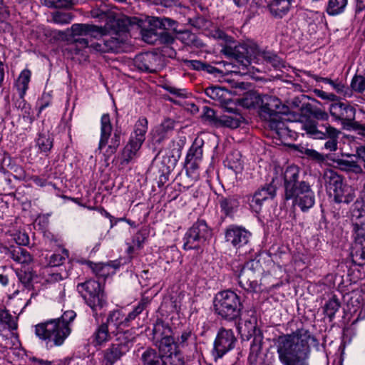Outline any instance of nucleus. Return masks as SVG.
<instances>
[{
  "label": "nucleus",
  "instance_id": "nucleus-27",
  "mask_svg": "<svg viewBox=\"0 0 365 365\" xmlns=\"http://www.w3.org/2000/svg\"><path fill=\"white\" fill-rule=\"evenodd\" d=\"M312 78L317 82H323L330 85L332 89L335 91L337 94L343 96L344 98H351L352 96V91L350 88L339 78L332 80L329 78H323L317 75H313Z\"/></svg>",
  "mask_w": 365,
  "mask_h": 365
},
{
  "label": "nucleus",
  "instance_id": "nucleus-64",
  "mask_svg": "<svg viewBox=\"0 0 365 365\" xmlns=\"http://www.w3.org/2000/svg\"><path fill=\"white\" fill-rule=\"evenodd\" d=\"M7 267L6 266H0V284L2 286H6L9 284V277L6 273Z\"/></svg>",
  "mask_w": 365,
  "mask_h": 365
},
{
  "label": "nucleus",
  "instance_id": "nucleus-56",
  "mask_svg": "<svg viewBox=\"0 0 365 365\" xmlns=\"http://www.w3.org/2000/svg\"><path fill=\"white\" fill-rule=\"evenodd\" d=\"M302 153L305 154L308 158L316 160L318 163L324 162L326 160V158L324 155L319 153L314 149L305 148Z\"/></svg>",
  "mask_w": 365,
  "mask_h": 365
},
{
  "label": "nucleus",
  "instance_id": "nucleus-62",
  "mask_svg": "<svg viewBox=\"0 0 365 365\" xmlns=\"http://www.w3.org/2000/svg\"><path fill=\"white\" fill-rule=\"evenodd\" d=\"M317 93V96L323 100H328L330 101H336L338 99V97L336 95L332 93H327L325 91H323L322 90H317L315 91Z\"/></svg>",
  "mask_w": 365,
  "mask_h": 365
},
{
  "label": "nucleus",
  "instance_id": "nucleus-20",
  "mask_svg": "<svg viewBox=\"0 0 365 365\" xmlns=\"http://www.w3.org/2000/svg\"><path fill=\"white\" fill-rule=\"evenodd\" d=\"M251 233L245 227L237 225H230L225 232L226 241L236 249H240L250 242Z\"/></svg>",
  "mask_w": 365,
  "mask_h": 365
},
{
  "label": "nucleus",
  "instance_id": "nucleus-33",
  "mask_svg": "<svg viewBox=\"0 0 365 365\" xmlns=\"http://www.w3.org/2000/svg\"><path fill=\"white\" fill-rule=\"evenodd\" d=\"M141 146V145L135 143L133 140H129L121 153V164H129L136 157L138 151Z\"/></svg>",
  "mask_w": 365,
  "mask_h": 365
},
{
  "label": "nucleus",
  "instance_id": "nucleus-57",
  "mask_svg": "<svg viewBox=\"0 0 365 365\" xmlns=\"http://www.w3.org/2000/svg\"><path fill=\"white\" fill-rule=\"evenodd\" d=\"M76 316V312L74 311H73V310H68V311H66L62 314V316L60 318H58L57 319L61 323H63L68 327H70V324L75 319Z\"/></svg>",
  "mask_w": 365,
  "mask_h": 365
},
{
  "label": "nucleus",
  "instance_id": "nucleus-2",
  "mask_svg": "<svg viewBox=\"0 0 365 365\" xmlns=\"http://www.w3.org/2000/svg\"><path fill=\"white\" fill-rule=\"evenodd\" d=\"M312 343H317L316 338L303 327L279 336L274 342L279 361L283 365H309Z\"/></svg>",
  "mask_w": 365,
  "mask_h": 365
},
{
  "label": "nucleus",
  "instance_id": "nucleus-6",
  "mask_svg": "<svg viewBox=\"0 0 365 365\" xmlns=\"http://www.w3.org/2000/svg\"><path fill=\"white\" fill-rule=\"evenodd\" d=\"M242 307L240 297L231 290L220 292L215 297V313L227 321H234L240 317Z\"/></svg>",
  "mask_w": 365,
  "mask_h": 365
},
{
  "label": "nucleus",
  "instance_id": "nucleus-43",
  "mask_svg": "<svg viewBox=\"0 0 365 365\" xmlns=\"http://www.w3.org/2000/svg\"><path fill=\"white\" fill-rule=\"evenodd\" d=\"M73 19V15L69 12L56 11L51 14V21L60 25L69 24Z\"/></svg>",
  "mask_w": 365,
  "mask_h": 365
},
{
  "label": "nucleus",
  "instance_id": "nucleus-29",
  "mask_svg": "<svg viewBox=\"0 0 365 365\" xmlns=\"http://www.w3.org/2000/svg\"><path fill=\"white\" fill-rule=\"evenodd\" d=\"M272 16L282 18L289 11L294 0H264Z\"/></svg>",
  "mask_w": 365,
  "mask_h": 365
},
{
  "label": "nucleus",
  "instance_id": "nucleus-48",
  "mask_svg": "<svg viewBox=\"0 0 365 365\" xmlns=\"http://www.w3.org/2000/svg\"><path fill=\"white\" fill-rule=\"evenodd\" d=\"M162 88L176 98H185L188 96L185 89L176 88L168 83L163 84Z\"/></svg>",
  "mask_w": 365,
  "mask_h": 365
},
{
  "label": "nucleus",
  "instance_id": "nucleus-5",
  "mask_svg": "<svg viewBox=\"0 0 365 365\" xmlns=\"http://www.w3.org/2000/svg\"><path fill=\"white\" fill-rule=\"evenodd\" d=\"M217 37L225 43L222 48V52L225 55L236 59L245 66H247L253 62V56L256 49L255 43H236L232 37L222 31L217 32Z\"/></svg>",
  "mask_w": 365,
  "mask_h": 365
},
{
  "label": "nucleus",
  "instance_id": "nucleus-49",
  "mask_svg": "<svg viewBox=\"0 0 365 365\" xmlns=\"http://www.w3.org/2000/svg\"><path fill=\"white\" fill-rule=\"evenodd\" d=\"M149 301L148 299L143 298L142 299L138 305L135 307V309L130 312L128 315H126L128 323L130 321L135 319L138 315H139L146 307Z\"/></svg>",
  "mask_w": 365,
  "mask_h": 365
},
{
  "label": "nucleus",
  "instance_id": "nucleus-24",
  "mask_svg": "<svg viewBox=\"0 0 365 365\" xmlns=\"http://www.w3.org/2000/svg\"><path fill=\"white\" fill-rule=\"evenodd\" d=\"M257 276L248 271L247 269H241L238 274L240 286L247 292H258L261 291L260 284L257 282Z\"/></svg>",
  "mask_w": 365,
  "mask_h": 365
},
{
  "label": "nucleus",
  "instance_id": "nucleus-60",
  "mask_svg": "<svg viewBox=\"0 0 365 365\" xmlns=\"http://www.w3.org/2000/svg\"><path fill=\"white\" fill-rule=\"evenodd\" d=\"M66 277V274L65 276H63L60 272L55 271V270H51L50 272L48 273V276L46 278V281L48 282H59L64 278Z\"/></svg>",
  "mask_w": 365,
  "mask_h": 365
},
{
  "label": "nucleus",
  "instance_id": "nucleus-52",
  "mask_svg": "<svg viewBox=\"0 0 365 365\" xmlns=\"http://www.w3.org/2000/svg\"><path fill=\"white\" fill-rule=\"evenodd\" d=\"M174 128V121L170 119H166L165 120L160 126L157 128L156 132L158 133L159 135H160V138L159 139L161 140L164 138L165 134L173 130Z\"/></svg>",
  "mask_w": 365,
  "mask_h": 365
},
{
  "label": "nucleus",
  "instance_id": "nucleus-4",
  "mask_svg": "<svg viewBox=\"0 0 365 365\" xmlns=\"http://www.w3.org/2000/svg\"><path fill=\"white\" fill-rule=\"evenodd\" d=\"M287 107L275 96H264L262 98L259 115L268 122L269 127L275 130L279 135H282L285 130L284 115L287 114Z\"/></svg>",
  "mask_w": 365,
  "mask_h": 365
},
{
  "label": "nucleus",
  "instance_id": "nucleus-40",
  "mask_svg": "<svg viewBox=\"0 0 365 365\" xmlns=\"http://www.w3.org/2000/svg\"><path fill=\"white\" fill-rule=\"evenodd\" d=\"M163 365H186L184 355L180 350L163 355Z\"/></svg>",
  "mask_w": 365,
  "mask_h": 365
},
{
  "label": "nucleus",
  "instance_id": "nucleus-8",
  "mask_svg": "<svg viewBox=\"0 0 365 365\" xmlns=\"http://www.w3.org/2000/svg\"><path fill=\"white\" fill-rule=\"evenodd\" d=\"M327 189L333 192L334 199L336 203L351 202L356 195L354 190L344 183L342 177L331 169L324 171L323 175Z\"/></svg>",
  "mask_w": 365,
  "mask_h": 365
},
{
  "label": "nucleus",
  "instance_id": "nucleus-35",
  "mask_svg": "<svg viewBox=\"0 0 365 365\" xmlns=\"http://www.w3.org/2000/svg\"><path fill=\"white\" fill-rule=\"evenodd\" d=\"M8 257L20 264H29L33 260L31 254L26 249L19 246L12 249L9 248Z\"/></svg>",
  "mask_w": 365,
  "mask_h": 365
},
{
  "label": "nucleus",
  "instance_id": "nucleus-42",
  "mask_svg": "<svg viewBox=\"0 0 365 365\" xmlns=\"http://www.w3.org/2000/svg\"><path fill=\"white\" fill-rule=\"evenodd\" d=\"M178 350L190 344L194 339L193 335L190 330H184L180 334L173 336Z\"/></svg>",
  "mask_w": 365,
  "mask_h": 365
},
{
  "label": "nucleus",
  "instance_id": "nucleus-14",
  "mask_svg": "<svg viewBox=\"0 0 365 365\" xmlns=\"http://www.w3.org/2000/svg\"><path fill=\"white\" fill-rule=\"evenodd\" d=\"M212 237V231L204 220H198L186 232L183 240L185 250L198 249Z\"/></svg>",
  "mask_w": 365,
  "mask_h": 365
},
{
  "label": "nucleus",
  "instance_id": "nucleus-37",
  "mask_svg": "<svg viewBox=\"0 0 365 365\" xmlns=\"http://www.w3.org/2000/svg\"><path fill=\"white\" fill-rule=\"evenodd\" d=\"M262 339L260 336H255L250 344L248 361L251 365H256L262 356Z\"/></svg>",
  "mask_w": 365,
  "mask_h": 365
},
{
  "label": "nucleus",
  "instance_id": "nucleus-25",
  "mask_svg": "<svg viewBox=\"0 0 365 365\" xmlns=\"http://www.w3.org/2000/svg\"><path fill=\"white\" fill-rule=\"evenodd\" d=\"M108 327H113L115 330L112 333L116 336L120 332H125L124 328L129 326L126 315L120 310H113L109 312L106 322Z\"/></svg>",
  "mask_w": 365,
  "mask_h": 365
},
{
  "label": "nucleus",
  "instance_id": "nucleus-22",
  "mask_svg": "<svg viewBox=\"0 0 365 365\" xmlns=\"http://www.w3.org/2000/svg\"><path fill=\"white\" fill-rule=\"evenodd\" d=\"M253 62L256 63H266L275 68H279L283 65L282 58L276 53L270 50L262 49L257 44Z\"/></svg>",
  "mask_w": 365,
  "mask_h": 365
},
{
  "label": "nucleus",
  "instance_id": "nucleus-59",
  "mask_svg": "<svg viewBox=\"0 0 365 365\" xmlns=\"http://www.w3.org/2000/svg\"><path fill=\"white\" fill-rule=\"evenodd\" d=\"M202 118L205 120L215 123V125L217 119H218V118L215 117V113L214 110L206 106L203 107Z\"/></svg>",
  "mask_w": 365,
  "mask_h": 365
},
{
  "label": "nucleus",
  "instance_id": "nucleus-15",
  "mask_svg": "<svg viewBox=\"0 0 365 365\" xmlns=\"http://www.w3.org/2000/svg\"><path fill=\"white\" fill-rule=\"evenodd\" d=\"M153 339L162 355L178 351L171 329L163 323H158L153 329Z\"/></svg>",
  "mask_w": 365,
  "mask_h": 365
},
{
  "label": "nucleus",
  "instance_id": "nucleus-46",
  "mask_svg": "<svg viewBox=\"0 0 365 365\" xmlns=\"http://www.w3.org/2000/svg\"><path fill=\"white\" fill-rule=\"evenodd\" d=\"M76 0H43V4L51 8H71Z\"/></svg>",
  "mask_w": 365,
  "mask_h": 365
},
{
  "label": "nucleus",
  "instance_id": "nucleus-44",
  "mask_svg": "<svg viewBox=\"0 0 365 365\" xmlns=\"http://www.w3.org/2000/svg\"><path fill=\"white\" fill-rule=\"evenodd\" d=\"M350 90L358 93H363L365 91V78L361 75H355L351 81Z\"/></svg>",
  "mask_w": 365,
  "mask_h": 365
},
{
  "label": "nucleus",
  "instance_id": "nucleus-19",
  "mask_svg": "<svg viewBox=\"0 0 365 365\" xmlns=\"http://www.w3.org/2000/svg\"><path fill=\"white\" fill-rule=\"evenodd\" d=\"M236 338L232 329L222 328L218 331L214 343V349L217 358H221L227 351L232 349Z\"/></svg>",
  "mask_w": 365,
  "mask_h": 365
},
{
  "label": "nucleus",
  "instance_id": "nucleus-11",
  "mask_svg": "<svg viewBox=\"0 0 365 365\" xmlns=\"http://www.w3.org/2000/svg\"><path fill=\"white\" fill-rule=\"evenodd\" d=\"M77 290L93 312L106 304L104 292L101 284L96 280L89 279L78 284Z\"/></svg>",
  "mask_w": 365,
  "mask_h": 365
},
{
  "label": "nucleus",
  "instance_id": "nucleus-3",
  "mask_svg": "<svg viewBox=\"0 0 365 365\" xmlns=\"http://www.w3.org/2000/svg\"><path fill=\"white\" fill-rule=\"evenodd\" d=\"M299 168L296 165L288 166L284 173V200H292L305 212L315 204V195L309 183L299 180Z\"/></svg>",
  "mask_w": 365,
  "mask_h": 365
},
{
  "label": "nucleus",
  "instance_id": "nucleus-12",
  "mask_svg": "<svg viewBox=\"0 0 365 365\" xmlns=\"http://www.w3.org/2000/svg\"><path fill=\"white\" fill-rule=\"evenodd\" d=\"M31 76V71L28 69L23 70L20 73L15 83L18 96L14 99V103L15 108L22 112L23 118L29 123H32L35 118L30 105L24 99V96L29 88Z\"/></svg>",
  "mask_w": 365,
  "mask_h": 365
},
{
  "label": "nucleus",
  "instance_id": "nucleus-31",
  "mask_svg": "<svg viewBox=\"0 0 365 365\" xmlns=\"http://www.w3.org/2000/svg\"><path fill=\"white\" fill-rule=\"evenodd\" d=\"M218 201L220 210L226 217H232L240 205L237 197L234 195L221 196Z\"/></svg>",
  "mask_w": 365,
  "mask_h": 365
},
{
  "label": "nucleus",
  "instance_id": "nucleus-23",
  "mask_svg": "<svg viewBox=\"0 0 365 365\" xmlns=\"http://www.w3.org/2000/svg\"><path fill=\"white\" fill-rule=\"evenodd\" d=\"M234 109H224L227 113L218 117L216 121L217 126L227 127L230 128H237L240 125L243 119L242 115L239 113L236 103L234 102Z\"/></svg>",
  "mask_w": 365,
  "mask_h": 365
},
{
  "label": "nucleus",
  "instance_id": "nucleus-21",
  "mask_svg": "<svg viewBox=\"0 0 365 365\" xmlns=\"http://www.w3.org/2000/svg\"><path fill=\"white\" fill-rule=\"evenodd\" d=\"M159 57L150 52L136 55L133 58V65L139 71L148 73H155L158 66Z\"/></svg>",
  "mask_w": 365,
  "mask_h": 365
},
{
  "label": "nucleus",
  "instance_id": "nucleus-9",
  "mask_svg": "<svg viewBox=\"0 0 365 365\" xmlns=\"http://www.w3.org/2000/svg\"><path fill=\"white\" fill-rule=\"evenodd\" d=\"M134 339V333L130 330L118 333L115 341L103 353L105 365H113L125 355L133 346Z\"/></svg>",
  "mask_w": 365,
  "mask_h": 365
},
{
  "label": "nucleus",
  "instance_id": "nucleus-7",
  "mask_svg": "<svg viewBox=\"0 0 365 365\" xmlns=\"http://www.w3.org/2000/svg\"><path fill=\"white\" fill-rule=\"evenodd\" d=\"M71 331V327L56 319L40 323L35 327L36 335L45 341L49 346L62 345Z\"/></svg>",
  "mask_w": 365,
  "mask_h": 365
},
{
  "label": "nucleus",
  "instance_id": "nucleus-38",
  "mask_svg": "<svg viewBox=\"0 0 365 365\" xmlns=\"http://www.w3.org/2000/svg\"><path fill=\"white\" fill-rule=\"evenodd\" d=\"M140 360L143 365H163V355L152 348L143 352Z\"/></svg>",
  "mask_w": 365,
  "mask_h": 365
},
{
  "label": "nucleus",
  "instance_id": "nucleus-51",
  "mask_svg": "<svg viewBox=\"0 0 365 365\" xmlns=\"http://www.w3.org/2000/svg\"><path fill=\"white\" fill-rule=\"evenodd\" d=\"M303 109L312 115H313L315 118L320 120H327L328 114L319 108H314L309 103L304 104L302 106Z\"/></svg>",
  "mask_w": 365,
  "mask_h": 365
},
{
  "label": "nucleus",
  "instance_id": "nucleus-17",
  "mask_svg": "<svg viewBox=\"0 0 365 365\" xmlns=\"http://www.w3.org/2000/svg\"><path fill=\"white\" fill-rule=\"evenodd\" d=\"M277 186L274 180L268 184L264 185L249 198L250 205L253 211L259 212L264 201L268 199H273L276 195Z\"/></svg>",
  "mask_w": 365,
  "mask_h": 365
},
{
  "label": "nucleus",
  "instance_id": "nucleus-55",
  "mask_svg": "<svg viewBox=\"0 0 365 365\" xmlns=\"http://www.w3.org/2000/svg\"><path fill=\"white\" fill-rule=\"evenodd\" d=\"M242 269H247L248 271L254 272L255 274L259 276L262 270V266L258 260L252 259L247 262L243 265Z\"/></svg>",
  "mask_w": 365,
  "mask_h": 365
},
{
  "label": "nucleus",
  "instance_id": "nucleus-30",
  "mask_svg": "<svg viewBox=\"0 0 365 365\" xmlns=\"http://www.w3.org/2000/svg\"><path fill=\"white\" fill-rule=\"evenodd\" d=\"M111 332L109 331L108 324L102 323L98 325L91 336V344L94 346H104L111 339Z\"/></svg>",
  "mask_w": 365,
  "mask_h": 365
},
{
  "label": "nucleus",
  "instance_id": "nucleus-26",
  "mask_svg": "<svg viewBox=\"0 0 365 365\" xmlns=\"http://www.w3.org/2000/svg\"><path fill=\"white\" fill-rule=\"evenodd\" d=\"M355 242L362 245L365 241V213L354 211L351 217Z\"/></svg>",
  "mask_w": 365,
  "mask_h": 365
},
{
  "label": "nucleus",
  "instance_id": "nucleus-53",
  "mask_svg": "<svg viewBox=\"0 0 365 365\" xmlns=\"http://www.w3.org/2000/svg\"><path fill=\"white\" fill-rule=\"evenodd\" d=\"M19 282L24 287L29 289L32 281V274L30 272L19 270L16 272Z\"/></svg>",
  "mask_w": 365,
  "mask_h": 365
},
{
  "label": "nucleus",
  "instance_id": "nucleus-28",
  "mask_svg": "<svg viewBox=\"0 0 365 365\" xmlns=\"http://www.w3.org/2000/svg\"><path fill=\"white\" fill-rule=\"evenodd\" d=\"M202 139H196L189 149L185 158V164L190 166V168L196 169L197 168L198 162L202 158Z\"/></svg>",
  "mask_w": 365,
  "mask_h": 365
},
{
  "label": "nucleus",
  "instance_id": "nucleus-54",
  "mask_svg": "<svg viewBox=\"0 0 365 365\" xmlns=\"http://www.w3.org/2000/svg\"><path fill=\"white\" fill-rule=\"evenodd\" d=\"M146 239V232L143 230L138 231L133 238V245L129 247L131 249H140Z\"/></svg>",
  "mask_w": 365,
  "mask_h": 365
},
{
  "label": "nucleus",
  "instance_id": "nucleus-16",
  "mask_svg": "<svg viewBox=\"0 0 365 365\" xmlns=\"http://www.w3.org/2000/svg\"><path fill=\"white\" fill-rule=\"evenodd\" d=\"M329 110L333 118L344 125L350 126L354 121L356 109L349 104L342 102L333 103L330 105Z\"/></svg>",
  "mask_w": 365,
  "mask_h": 365
},
{
  "label": "nucleus",
  "instance_id": "nucleus-47",
  "mask_svg": "<svg viewBox=\"0 0 365 365\" xmlns=\"http://www.w3.org/2000/svg\"><path fill=\"white\" fill-rule=\"evenodd\" d=\"M257 321L255 317H252L248 320H245L244 323H240L237 329L240 333L244 331L252 334L255 331Z\"/></svg>",
  "mask_w": 365,
  "mask_h": 365
},
{
  "label": "nucleus",
  "instance_id": "nucleus-50",
  "mask_svg": "<svg viewBox=\"0 0 365 365\" xmlns=\"http://www.w3.org/2000/svg\"><path fill=\"white\" fill-rule=\"evenodd\" d=\"M0 321L7 324L9 328L11 330H14L17 328L16 319L6 310L0 311Z\"/></svg>",
  "mask_w": 365,
  "mask_h": 365
},
{
  "label": "nucleus",
  "instance_id": "nucleus-10",
  "mask_svg": "<svg viewBox=\"0 0 365 365\" xmlns=\"http://www.w3.org/2000/svg\"><path fill=\"white\" fill-rule=\"evenodd\" d=\"M112 130L109 114H103L101 119V136L98 150L101 151L105 149V155L108 156L114 154L120 144L121 131L116 129L112 134Z\"/></svg>",
  "mask_w": 365,
  "mask_h": 365
},
{
  "label": "nucleus",
  "instance_id": "nucleus-18",
  "mask_svg": "<svg viewBox=\"0 0 365 365\" xmlns=\"http://www.w3.org/2000/svg\"><path fill=\"white\" fill-rule=\"evenodd\" d=\"M205 95L212 99L215 105L222 107L223 109H234V101L232 99L231 93L224 88L212 86L205 89Z\"/></svg>",
  "mask_w": 365,
  "mask_h": 365
},
{
  "label": "nucleus",
  "instance_id": "nucleus-34",
  "mask_svg": "<svg viewBox=\"0 0 365 365\" xmlns=\"http://www.w3.org/2000/svg\"><path fill=\"white\" fill-rule=\"evenodd\" d=\"M333 161L336 164L337 168L344 172L356 175L364 173L362 168L355 160L338 158Z\"/></svg>",
  "mask_w": 365,
  "mask_h": 365
},
{
  "label": "nucleus",
  "instance_id": "nucleus-39",
  "mask_svg": "<svg viewBox=\"0 0 365 365\" xmlns=\"http://www.w3.org/2000/svg\"><path fill=\"white\" fill-rule=\"evenodd\" d=\"M348 0H328L326 12L329 16H337L344 12Z\"/></svg>",
  "mask_w": 365,
  "mask_h": 365
},
{
  "label": "nucleus",
  "instance_id": "nucleus-13",
  "mask_svg": "<svg viewBox=\"0 0 365 365\" xmlns=\"http://www.w3.org/2000/svg\"><path fill=\"white\" fill-rule=\"evenodd\" d=\"M306 133L314 139H324V148L334 152L338 149V138L340 131L329 125H322L319 128L312 123H308L303 125Z\"/></svg>",
  "mask_w": 365,
  "mask_h": 365
},
{
  "label": "nucleus",
  "instance_id": "nucleus-63",
  "mask_svg": "<svg viewBox=\"0 0 365 365\" xmlns=\"http://www.w3.org/2000/svg\"><path fill=\"white\" fill-rule=\"evenodd\" d=\"M354 261L359 265H363L365 264V247L361 248L359 250L356 251L354 255Z\"/></svg>",
  "mask_w": 365,
  "mask_h": 365
},
{
  "label": "nucleus",
  "instance_id": "nucleus-1",
  "mask_svg": "<svg viewBox=\"0 0 365 365\" xmlns=\"http://www.w3.org/2000/svg\"><path fill=\"white\" fill-rule=\"evenodd\" d=\"M130 20L128 17H120L110 19L104 26H98L88 24H74L71 30L73 36L79 37L74 39L68 49L74 55L81 54L86 60L88 56L83 53L82 48L89 46L88 37L98 38L105 37L102 43H94L91 47L101 53L125 52L129 46L130 34L128 27Z\"/></svg>",
  "mask_w": 365,
  "mask_h": 365
},
{
  "label": "nucleus",
  "instance_id": "nucleus-45",
  "mask_svg": "<svg viewBox=\"0 0 365 365\" xmlns=\"http://www.w3.org/2000/svg\"><path fill=\"white\" fill-rule=\"evenodd\" d=\"M153 24L160 29L165 30L173 29L174 31H176L177 22L171 19L156 17L153 19Z\"/></svg>",
  "mask_w": 365,
  "mask_h": 365
},
{
  "label": "nucleus",
  "instance_id": "nucleus-41",
  "mask_svg": "<svg viewBox=\"0 0 365 365\" xmlns=\"http://www.w3.org/2000/svg\"><path fill=\"white\" fill-rule=\"evenodd\" d=\"M340 307L341 304L339 299L335 296H334L324 304V313L329 318V320L331 321L334 319L336 312L339 309Z\"/></svg>",
  "mask_w": 365,
  "mask_h": 365
},
{
  "label": "nucleus",
  "instance_id": "nucleus-32",
  "mask_svg": "<svg viewBox=\"0 0 365 365\" xmlns=\"http://www.w3.org/2000/svg\"><path fill=\"white\" fill-rule=\"evenodd\" d=\"M148 131V120L145 118H140L135 123L134 131L131 134L130 140H133L135 143L143 145L145 140V134Z\"/></svg>",
  "mask_w": 365,
  "mask_h": 365
},
{
  "label": "nucleus",
  "instance_id": "nucleus-58",
  "mask_svg": "<svg viewBox=\"0 0 365 365\" xmlns=\"http://www.w3.org/2000/svg\"><path fill=\"white\" fill-rule=\"evenodd\" d=\"M38 115L51 103V97L48 93H43L41 98L38 101Z\"/></svg>",
  "mask_w": 365,
  "mask_h": 365
},
{
  "label": "nucleus",
  "instance_id": "nucleus-36",
  "mask_svg": "<svg viewBox=\"0 0 365 365\" xmlns=\"http://www.w3.org/2000/svg\"><path fill=\"white\" fill-rule=\"evenodd\" d=\"M36 142L40 151L44 153H49L53 145V136L48 130L39 132Z\"/></svg>",
  "mask_w": 365,
  "mask_h": 365
},
{
  "label": "nucleus",
  "instance_id": "nucleus-61",
  "mask_svg": "<svg viewBox=\"0 0 365 365\" xmlns=\"http://www.w3.org/2000/svg\"><path fill=\"white\" fill-rule=\"evenodd\" d=\"M63 260H65V257L61 254H53L50 257L48 263L51 267H55L60 266L63 263Z\"/></svg>",
  "mask_w": 365,
  "mask_h": 365
}]
</instances>
